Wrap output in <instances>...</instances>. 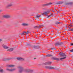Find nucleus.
<instances>
[{
    "label": "nucleus",
    "mask_w": 73,
    "mask_h": 73,
    "mask_svg": "<svg viewBox=\"0 0 73 73\" xmlns=\"http://www.w3.org/2000/svg\"><path fill=\"white\" fill-rule=\"evenodd\" d=\"M61 56H62V57H64L63 58H60V60H64V59H65L66 58V56L65 55V54L64 53L62 54H60Z\"/></svg>",
    "instance_id": "obj_1"
},
{
    "label": "nucleus",
    "mask_w": 73,
    "mask_h": 73,
    "mask_svg": "<svg viewBox=\"0 0 73 73\" xmlns=\"http://www.w3.org/2000/svg\"><path fill=\"white\" fill-rule=\"evenodd\" d=\"M50 12V11H47L44 13H43L42 14V15H46V16H47L48 13H49V12Z\"/></svg>",
    "instance_id": "obj_2"
},
{
    "label": "nucleus",
    "mask_w": 73,
    "mask_h": 73,
    "mask_svg": "<svg viewBox=\"0 0 73 73\" xmlns=\"http://www.w3.org/2000/svg\"><path fill=\"white\" fill-rule=\"evenodd\" d=\"M45 68L46 69H54V68L51 66H46Z\"/></svg>",
    "instance_id": "obj_3"
},
{
    "label": "nucleus",
    "mask_w": 73,
    "mask_h": 73,
    "mask_svg": "<svg viewBox=\"0 0 73 73\" xmlns=\"http://www.w3.org/2000/svg\"><path fill=\"white\" fill-rule=\"evenodd\" d=\"M3 17L4 18H9V17H10V16L4 15L3 16Z\"/></svg>",
    "instance_id": "obj_4"
},
{
    "label": "nucleus",
    "mask_w": 73,
    "mask_h": 73,
    "mask_svg": "<svg viewBox=\"0 0 73 73\" xmlns=\"http://www.w3.org/2000/svg\"><path fill=\"white\" fill-rule=\"evenodd\" d=\"M19 69H20V70H19V72H20V73H21V72H22L23 71V68L22 67H19Z\"/></svg>",
    "instance_id": "obj_5"
},
{
    "label": "nucleus",
    "mask_w": 73,
    "mask_h": 73,
    "mask_svg": "<svg viewBox=\"0 0 73 73\" xmlns=\"http://www.w3.org/2000/svg\"><path fill=\"white\" fill-rule=\"evenodd\" d=\"M52 60H56V61H58V60H59V58L55 57H53L52 58Z\"/></svg>",
    "instance_id": "obj_6"
},
{
    "label": "nucleus",
    "mask_w": 73,
    "mask_h": 73,
    "mask_svg": "<svg viewBox=\"0 0 73 73\" xmlns=\"http://www.w3.org/2000/svg\"><path fill=\"white\" fill-rule=\"evenodd\" d=\"M52 64V62H48L45 63L44 64L45 65H50Z\"/></svg>",
    "instance_id": "obj_7"
},
{
    "label": "nucleus",
    "mask_w": 73,
    "mask_h": 73,
    "mask_svg": "<svg viewBox=\"0 0 73 73\" xmlns=\"http://www.w3.org/2000/svg\"><path fill=\"white\" fill-rule=\"evenodd\" d=\"M17 59L18 60H24V59L22 58L21 57H19V58H17Z\"/></svg>",
    "instance_id": "obj_8"
},
{
    "label": "nucleus",
    "mask_w": 73,
    "mask_h": 73,
    "mask_svg": "<svg viewBox=\"0 0 73 73\" xmlns=\"http://www.w3.org/2000/svg\"><path fill=\"white\" fill-rule=\"evenodd\" d=\"M15 69H7V70H8V71H11V72L12 71H13L14 70H15Z\"/></svg>",
    "instance_id": "obj_9"
},
{
    "label": "nucleus",
    "mask_w": 73,
    "mask_h": 73,
    "mask_svg": "<svg viewBox=\"0 0 73 73\" xmlns=\"http://www.w3.org/2000/svg\"><path fill=\"white\" fill-rule=\"evenodd\" d=\"M55 45H61V43H56Z\"/></svg>",
    "instance_id": "obj_10"
},
{
    "label": "nucleus",
    "mask_w": 73,
    "mask_h": 73,
    "mask_svg": "<svg viewBox=\"0 0 73 73\" xmlns=\"http://www.w3.org/2000/svg\"><path fill=\"white\" fill-rule=\"evenodd\" d=\"M3 46L4 49H8V47L4 45H3Z\"/></svg>",
    "instance_id": "obj_11"
},
{
    "label": "nucleus",
    "mask_w": 73,
    "mask_h": 73,
    "mask_svg": "<svg viewBox=\"0 0 73 73\" xmlns=\"http://www.w3.org/2000/svg\"><path fill=\"white\" fill-rule=\"evenodd\" d=\"M24 33H26V34H28V33H29V31H27V32H24L23 33H22V35H24Z\"/></svg>",
    "instance_id": "obj_12"
},
{
    "label": "nucleus",
    "mask_w": 73,
    "mask_h": 73,
    "mask_svg": "<svg viewBox=\"0 0 73 73\" xmlns=\"http://www.w3.org/2000/svg\"><path fill=\"white\" fill-rule=\"evenodd\" d=\"M13 50V48H10V49L8 50L7 51H9V52H11Z\"/></svg>",
    "instance_id": "obj_13"
},
{
    "label": "nucleus",
    "mask_w": 73,
    "mask_h": 73,
    "mask_svg": "<svg viewBox=\"0 0 73 73\" xmlns=\"http://www.w3.org/2000/svg\"><path fill=\"white\" fill-rule=\"evenodd\" d=\"M11 6H12V4H10L7 6L6 7L7 8H8V7H11Z\"/></svg>",
    "instance_id": "obj_14"
},
{
    "label": "nucleus",
    "mask_w": 73,
    "mask_h": 73,
    "mask_svg": "<svg viewBox=\"0 0 73 73\" xmlns=\"http://www.w3.org/2000/svg\"><path fill=\"white\" fill-rule=\"evenodd\" d=\"M52 56L53 55L51 54H48L46 55V57H52Z\"/></svg>",
    "instance_id": "obj_15"
},
{
    "label": "nucleus",
    "mask_w": 73,
    "mask_h": 73,
    "mask_svg": "<svg viewBox=\"0 0 73 73\" xmlns=\"http://www.w3.org/2000/svg\"><path fill=\"white\" fill-rule=\"evenodd\" d=\"M41 26H39V27L36 26L35 27V28H41Z\"/></svg>",
    "instance_id": "obj_16"
},
{
    "label": "nucleus",
    "mask_w": 73,
    "mask_h": 73,
    "mask_svg": "<svg viewBox=\"0 0 73 73\" xmlns=\"http://www.w3.org/2000/svg\"><path fill=\"white\" fill-rule=\"evenodd\" d=\"M34 48H36L37 49H38V48H40V46H34Z\"/></svg>",
    "instance_id": "obj_17"
},
{
    "label": "nucleus",
    "mask_w": 73,
    "mask_h": 73,
    "mask_svg": "<svg viewBox=\"0 0 73 73\" xmlns=\"http://www.w3.org/2000/svg\"><path fill=\"white\" fill-rule=\"evenodd\" d=\"M52 4L51 3H47L46 4H45L44 5L45 6H46V5H49V4Z\"/></svg>",
    "instance_id": "obj_18"
},
{
    "label": "nucleus",
    "mask_w": 73,
    "mask_h": 73,
    "mask_svg": "<svg viewBox=\"0 0 73 73\" xmlns=\"http://www.w3.org/2000/svg\"><path fill=\"white\" fill-rule=\"evenodd\" d=\"M22 25H23V26H27V25H28V24L26 23H23Z\"/></svg>",
    "instance_id": "obj_19"
},
{
    "label": "nucleus",
    "mask_w": 73,
    "mask_h": 73,
    "mask_svg": "<svg viewBox=\"0 0 73 73\" xmlns=\"http://www.w3.org/2000/svg\"><path fill=\"white\" fill-rule=\"evenodd\" d=\"M15 66L13 65H9L8 66L9 67H14Z\"/></svg>",
    "instance_id": "obj_20"
},
{
    "label": "nucleus",
    "mask_w": 73,
    "mask_h": 73,
    "mask_svg": "<svg viewBox=\"0 0 73 73\" xmlns=\"http://www.w3.org/2000/svg\"><path fill=\"white\" fill-rule=\"evenodd\" d=\"M73 31V28L72 29H69L68 30V31Z\"/></svg>",
    "instance_id": "obj_21"
},
{
    "label": "nucleus",
    "mask_w": 73,
    "mask_h": 73,
    "mask_svg": "<svg viewBox=\"0 0 73 73\" xmlns=\"http://www.w3.org/2000/svg\"><path fill=\"white\" fill-rule=\"evenodd\" d=\"M41 16V15H37L36 16V17L38 18V17H40Z\"/></svg>",
    "instance_id": "obj_22"
},
{
    "label": "nucleus",
    "mask_w": 73,
    "mask_h": 73,
    "mask_svg": "<svg viewBox=\"0 0 73 73\" xmlns=\"http://www.w3.org/2000/svg\"><path fill=\"white\" fill-rule=\"evenodd\" d=\"M25 72H29V70H24Z\"/></svg>",
    "instance_id": "obj_23"
},
{
    "label": "nucleus",
    "mask_w": 73,
    "mask_h": 73,
    "mask_svg": "<svg viewBox=\"0 0 73 73\" xmlns=\"http://www.w3.org/2000/svg\"><path fill=\"white\" fill-rule=\"evenodd\" d=\"M3 72V69L0 70V72Z\"/></svg>",
    "instance_id": "obj_24"
},
{
    "label": "nucleus",
    "mask_w": 73,
    "mask_h": 73,
    "mask_svg": "<svg viewBox=\"0 0 73 73\" xmlns=\"http://www.w3.org/2000/svg\"><path fill=\"white\" fill-rule=\"evenodd\" d=\"M70 52H73V49H72L71 50H70Z\"/></svg>",
    "instance_id": "obj_25"
},
{
    "label": "nucleus",
    "mask_w": 73,
    "mask_h": 73,
    "mask_svg": "<svg viewBox=\"0 0 73 73\" xmlns=\"http://www.w3.org/2000/svg\"><path fill=\"white\" fill-rule=\"evenodd\" d=\"M71 45L72 46L73 45V43L71 44Z\"/></svg>",
    "instance_id": "obj_26"
},
{
    "label": "nucleus",
    "mask_w": 73,
    "mask_h": 73,
    "mask_svg": "<svg viewBox=\"0 0 73 73\" xmlns=\"http://www.w3.org/2000/svg\"><path fill=\"white\" fill-rule=\"evenodd\" d=\"M70 26V27H72V25H69Z\"/></svg>",
    "instance_id": "obj_27"
},
{
    "label": "nucleus",
    "mask_w": 73,
    "mask_h": 73,
    "mask_svg": "<svg viewBox=\"0 0 73 73\" xmlns=\"http://www.w3.org/2000/svg\"><path fill=\"white\" fill-rule=\"evenodd\" d=\"M73 3L72 2H71L70 3V4H72Z\"/></svg>",
    "instance_id": "obj_28"
},
{
    "label": "nucleus",
    "mask_w": 73,
    "mask_h": 73,
    "mask_svg": "<svg viewBox=\"0 0 73 73\" xmlns=\"http://www.w3.org/2000/svg\"><path fill=\"white\" fill-rule=\"evenodd\" d=\"M50 17V15L48 16V17Z\"/></svg>",
    "instance_id": "obj_29"
},
{
    "label": "nucleus",
    "mask_w": 73,
    "mask_h": 73,
    "mask_svg": "<svg viewBox=\"0 0 73 73\" xmlns=\"http://www.w3.org/2000/svg\"><path fill=\"white\" fill-rule=\"evenodd\" d=\"M1 41V39H0V41Z\"/></svg>",
    "instance_id": "obj_30"
},
{
    "label": "nucleus",
    "mask_w": 73,
    "mask_h": 73,
    "mask_svg": "<svg viewBox=\"0 0 73 73\" xmlns=\"http://www.w3.org/2000/svg\"><path fill=\"white\" fill-rule=\"evenodd\" d=\"M58 24H60V23H58Z\"/></svg>",
    "instance_id": "obj_31"
},
{
    "label": "nucleus",
    "mask_w": 73,
    "mask_h": 73,
    "mask_svg": "<svg viewBox=\"0 0 73 73\" xmlns=\"http://www.w3.org/2000/svg\"><path fill=\"white\" fill-rule=\"evenodd\" d=\"M0 12H1V10H0Z\"/></svg>",
    "instance_id": "obj_32"
},
{
    "label": "nucleus",
    "mask_w": 73,
    "mask_h": 73,
    "mask_svg": "<svg viewBox=\"0 0 73 73\" xmlns=\"http://www.w3.org/2000/svg\"><path fill=\"white\" fill-rule=\"evenodd\" d=\"M34 59H36V58H34Z\"/></svg>",
    "instance_id": "obj_33"
}]
</instances>
